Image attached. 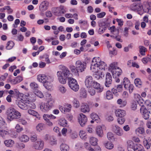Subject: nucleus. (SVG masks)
<instances>
[{"mask_svg": "<svg viewBox=\"0 0 151 151\" xmlns=\"http://www.w3.org/2000/svg\"><path fill=\"white\" fill-rule=\"evenodd\" d=\"M37 79L39 82L42 83L44 86L48 90L52 88L53 85L51 82L53 81V78L52 76L44 74L40 75L37 76Z\"/></svg>", "mask_w": 151, "mask_h": 151, "instance_id": "obj_4", "label": "nucleus"}, {"mask_svg": "<svg viewBox=\"0 0 151 151\" xmlns=\"http://www.w3.org/2000/svg\"><path fill=\"white\" fill-rule=\"evenodd\" d=\"M127 149L128 151H136L140 145L139 144H134L132 141L129 140L127 141Z\"/></svg>", "mask_w": 151, "mask_h": 151, "instance_id": "obj_9", "label": "nucleus"}, {"mask_svg": "<svg viewBox=\"0 0 151 151\" xmlns=\"http://www.w3.org/2000/svg\"><path fill=\"white\" fill-rule=\"evenodd\" d=\"M4 143L6 147H12L14 144V142L12 139L6 140L4 141Z\"/></svg>", "mask_w": 151, "mask_h": 151, "instance_id": "obj_29", "label": "nucleus"}, {"mask_svg": "<svg viewBox=\"0 0 151 151\" xmlns=\"http://www.w3.org/2000/svg\"><path fill=\"white\" fill-rule=\"evenodd\" d=\"M52 107L47 103H42L40 106L41 110L43 112H45L50 110Z\"/></svg>", "mask_w": 151, "mask_h": 151, "instance_id": "obj_18", "label": "nucleus"}, {"mask_svg": "<svg viewBox=\"0 0 151 151\" xmlns=\"http://www.w3.org/2000/svg\"><path fill=\"white\" fill-rule=\"evenodd\" d=\"M7 118L9 122L19 118L21 116V113L12 108H9L7 110L6 112Z\"/></svg>", "mask_w": 151, "mask_h": 151, "instance_id": "obj_5", "label": "nucleus"}, {"mask_svg": "<svg viewBox=\"0 0 151 151\" xmlns=\"http://www.w3.org/2000/svg\"><path fill=\"white\" fill-rule=\"evenodd\" d=\"M117 103L121 105V107H124L127 104V102L125 100H123L122 99H118L117 101Z\"/></svg>", "mask_w": 151, "mask_h": 151, "instance_id": "obj_38", "label": "nucleus"}, {"mask_svg": "<svg viewBox=\"0 0 151 151\" xmlns=\"http://www.w3.org/2000/svg\"><path fill=\"white\" fill-rule=\"evenodd\" d=\"M70 68L72 72L74 73L75 75H79V71L76 68V66L75 67L74 65H70Z\"/></svg>", "mask_w": 151, "mask_h": 151, "instance_id": "obj_32", "label": "nucleus"}, {"mask_svg": "<svg viewBox=\"0 0 151 151\" xmlns=\"http://www.w3.org/2000/svg\"><path fill=\"white\" fill-rule=\"evenodd\" d=\"M86 148L89 150V151H101V148L99 147H96L95 149L91 148L89 145L86 143L85 144Z\"/></svg>", "mask_w": 151, "mask_h": 151, "instance_id": "obj_25", "label": "nucleus"}, {"mask_svg": "<svg viewBox=\"0 0 151 151\" xmlns=\"http://www.w3.org/2000/svg\"><path fill=\"white\" fill-rule=\"evenodd\" d=\"M27 109H34L36 108L35 104L33 102L29 101L27 100Z\"/></svg>", "mask_w": 151, "mask_h": 151, "instance_id": "obj_44", "label": "nucleus"}, {"mask_svg": "<svg viewBox=\"0 0 151 151\" xmlns=\"http://www.w3.org/2000/svg\"><path fill=\"white\" fill-rule=\"evenodd\" d=\"M47 97H48L47 101V103L50 105L51 107L54 106V100L53 99L52 96H51V94L50 93H47L46 95Z\"/></svg>", "mask_w": 151, "mask_h": 151, "instance_id": "obj_20", "label": "nucleus"}, {"mask_svg": "<svg viewBox=\"0 0 151 151\" xmlns=\"http://www.w3.org/2000/svg\"><path fill=\"white\" fill-rule=\"evenodd\" d=\"M94 81L91 76L88 75L86 76L85 80V83L86 86L88 88L92 87Z\"/></svg>", "mask_w": 151, "mask_h": 151, "instance_id": "obj_12", "label": "nucleus"}, {"mask_svg": "<svg viewBox=\"0 0 151 151\" xmlns=\"http://www.w3.org/2000/svg\"><path fill=\"white\" fill-rule=\"evenodd\" d=\"M108 25V23L104 22L102 20H100L98 22V25L99 27L107 28Z\"/></svg>", "mask_w": 151, "mask_h": 151, "instance_id": "obj_30", "label": "nucleus"}, {"mask_svg": "<svg viewBox=\"0 0 151 151\" xmlns=\"http://www.w3.org/2000/svg\"><path fill=\"white\" fill-rule=\"evenodd\" d=\"M90 110L89 106L87 104H83L81 106V111L83 113L89 112Z\"/></svg>", "mask_w": 151, "mask_h": 151, "instance_id": "obj_21", "label": "nucleus"}, {"mask_svg": "<svg viewBox=\"0 0 151 151\" xmlns=\"http://www.w3.org/2000/svg\"><path fill=\"white\" fill-rule=\"evenodd\" d=\"M59 124L60 126L63 127L66 126L67 125V122L65 119L61 118L59 120Z\"/></svg>", "mask_w": 151, "mask_h": 151, "instance_id": "obj_40", "label": "nucleus"}, {"mask_svg": "<svg viewBox=\"0 0 151 151\" xmlns=\"http://www.w3.org/2000/svg\"><path fill=\"white\" fill-rule=\"evenodd\" d=\"M104 146L106 147L108 149H111L113 147L114 145L113 144L110 142H107L104 144Z\"/></svg>", "mask_w": 151, "mask_h": 151, "instance_id": "obj_42", "label": "nucleus"}, {"mask_svg": "<svg viewBox=\"0 0 151 151\" xmlns=\"http://www.w3.org/2000/svg\"><path fill=\"white\" fill-rule=\"evenodd\" d=\"M75 65L79 71L81 72L84 71L86 67V63L79 60L76 61Z\"/></svg>", "mask_w": 151, "mask_h": 151, "instance_id": "obj_10", "label": "nucleus"}, {"mask_svg": "<svg viewBox=\"0 0 151 151\" xmlns=\"http://www.w3.org/2000/svg\"><path fill=\"white\" fill-rule=\"evenodd\" d=\"M89 89L88 90V92L90 94L91 96L94 95L96 93L95 90L92 88V87H90Z\"/></svg>", "mask_w": 151, "mask_h": 151, "instance_id": "obj_59", "label": "nucleus"}, {"mask_svg": "<svg viewBox=\"0 0 151 151\" xmlns=\"http://www.w3.org/2000/svg\"><path fill=\"white\" fill-rule=\"evenodd\" d=\"M78 119L79 124L82 127L86 124L87 120V118L86 115L82 113L80 114Z\"/></svg>", "mask_w": 151, "mask_h": 151, "instance_id": "obj_13", "label": "nucleus"}, {"mask_svg": "<svg viewBox=\"0 0 151 151\" xmlns=\"http://www.w3.org/2000/svg\"><path fill=\"white\" fill-rule=\"evenodd\" d=\"M116 116L118 117H124L126 115L125 111L120 109H117L115 111Z\"/></svg>", "mask_w": 151, "mask_h": 151, "instance_id": "obj_22", "label": "nucleus"}, {"mask_svg": "<svg viewBox=\"0 0 151 151\" xmlns=\"http://www.w3.org/2000/svg\"><path fill=\"white\" fill-rule=\"evenodd\" d=\"M120 29V28L119 27H118L117 29H116L114 26H113L110 28L109 29L110 30L111 33L113 35L114 33V34L116 33H117V34H119V30Z\"/></svg>", "mask_w": 151, "mask_h": 151, "instance_id": "obj_33", "label": "nucleus"}, {"mask_svg": "<svg viewBox=\"0 0 151 151\" xmlns=\"http://www.w3.org/2000/svg\"><path fill=\"white\" fill-rule=\"evenodd\" d=\"M110 66L111 68L113 70L116 69L117 68H118L117 66V63L115 62L112 63L110 65Z\"/></svg>", "mask_w": 151, "mask_h": 151, "instance_id": "obj_54", "label": "nucleus"}, {"mask_svg": "<svg viewBox=\"0 0 151 151\" xmlns=\"http://www.w3.org/2000/svg\"><path fill=\"white\" fill-rule=\"evenodd\" d=\"M124 117H118L117 119V122L120 124H122L124 123L125 121Z\"/></svg>", "mask_w": 151, "mask_h": 151, "instance_id": "obj_57", "label": "nucleus"}, {"mask_svg": "<svg viewBox=\"0 0 151 151\" xmlns=\"http://www.w3.org/2000/svg\"><path fill=\"white\" fill-rule=\"evenodd\" d=\"M43 117L45 120L47 122V124L49 126H52L53 123L50 120L54 119H55L56 117L52 114H44Z\"/></svg>", "mask_w": 151, "mask_h": 151, "instance_id": "obj_11", "label": "nucleus"}, {"mask_svg": "<svg viewBox=\"0 0 151 151\" xmlns=\"http://www.w3.org/2000/svg\"><path fill=\"white\" fill-rule=\"evenodd\" d=\"M123 84L124 87L127 89L130 84V82L129 79L127 78H124L123 80Z\"/></svg>", "mask_w": 151, "mask_h": 151, "instance_id": "obj_39", "label": "nucleus"}, {"mask_svg": "<svg viewBox=\"0 0 151 151\" xmlns=\"http://www.w3.org/2000/svg\"><path fill=\"white\" fill-rule=\"evenodd\" d=\"M106 15L105 12H103L100 13L98 14H97V17L98 18H103Z\"/></svg>", "mask_w": 151, "mask_h": 151, "instance_id": "obj_63", "label": "nucleus"}, {"mask_svg": "<svg viewBox=\"0 0 151 151\" xmlns=\"http://www.w3.org/2000/svg\"><path fill=\"white\" fill-rule=\"evenodd\" d=\"M15 128L16 129L17 132H20L23 130L22 127H21L20 125L18 124H17L15 127Z\"/></svg>", "mask_w": 151, "mask_h": 151, "instance_id": "obj_61", "label": "nucleus"}, {"mask_svg": "<svg viewBox=\"0 0 151 151\" xmlns=\"http://www.w3.org/2000/svg\"><path fill=\"white\" fill-rule=\"evenodd\" d=\"M94 73H95V74L94 75V77L97 79L99 80L102 79L104 76V74L101 70L98 71L96 72H94Z\"/></svg>", "mask_w": 151, "mask_h": 151, "instance_id": "obj_27", "label": "nucleus"}, {"mask_svg": "<svg viewBox=\"0 0 151 151\" xmlns=\"http://www.w3.org/2000/svg\"><path fill=\"white\" fill-rule=\"evenodd\" d=\"M122 71L121 69L119 68L113 70V77L116 78L117 76H119L122 73Z\"/></svg>", "mask_w": 151, "mask_h": 151, "instance_id": "obj_26", "label": "nucleus"}, {"mask_svg": "<svg viewBox=\"0 0 151 151\" xmlns=\"http://www.w3.org/2000/svg\"><path fill=\"white\" fill-rule=\"evenodd\" d=\"M139 48L140 50V52L142 55H144L145 54L146 48L143 46H140Z\"/></svg>", "mask_w": 151, "mask_h": 151, "instance_id": "obj_55", "label": "nucleus"}, {"mask_svg": "<svg viewBox=\"0 0 151 151\" xmlns=\"http://www.w3.org/2000/svg\"><path fill=\"white\" fill-rule=\"evenodd\" d=\"M146 109L144 105H142L140 109V112L145 119H148L149 117V113L151 114V105L147 107Z\"/></svg>", "mask_w": 151, "mask_h": 151, "instance_id": "obj_6", "label": "nucleus"}, {"mask_svg": "<svg viewBox=\"0 0 151 151\" xmlns=\"http://www.w3.org/2000/svg\"><path fill=\"white\" fill-rule=\"evenodd\" d=\"M8 132L7 131L4 130L0 129V136L3 137H4L5 136L8 134Z\"/></svg>", "mask_w": 151, "mask_h": 151, "instance_id": "obj_58", "label": "nucleus"}, {"mask_svg": "<svg viewBox=\"0 0 151 151\" xmlns=\"http://www.w3.org/2000/svg\"><path fill=\"white\" fill-rule=\"evenodd\" d=\"M80 96L82 98H86V91L84 89H82L81 90Z\"/></svg>", "mask_w": 151, "mask_h": 151, "instance_id": "obj_37", "label": "nucleus"}, {"mask_svg": "<svg viewBox=\"0 0 151 151\" xmlns=\"http://www.w3.org/2000/svg\"><path fill=\"white\" fill-rule=\"evenodd\" d=\"M112 83V77L111 74L107 73L106 76V80L105 85L107 87L111 86Z\"/></svg>", "mask_w": 151, "mask_h": 151, "instance_id": "obj_16", "label": "nucleus"}, {"mask_svg": "<svg viewBox=\"0 0 151 151\" xmlns=\"http://www.w3.org/2000/svg\"><path fill=\"white\" fill-rule=\"evenodd\" d=\"M30 86L33 89H37L38 88V85L34 82L31 83L30 84Z\"/></svg>", "mask_w": 151, "mask_h": 151, "instance_id": "obj_50", "label": "nucleus"}, {"mask_svg": "<svg viewBox=\"0 0 151 151\" xmlns=\"http://www.w3.org/2000/svg\"><path fill=\"white\" fill-rule=\"evenodd\" d=\"M27 100L22 99L16 103L17 104L21 109L23 110L27 109Z\"/></svg>", "mask_w": 151, "mask_h": 151, "instance_id": "obj_15", "label": "nucleus"}, {"mask_svg": "<svg viewBox=\"0 0 151 151\" xmlns=\"http://www.w3.org/2000/svg\"><path fill=\"white\" fill-rule=\"evenodd\" d=\"M93 87L94 88L98 90V92H102L103 90V88L100 87V84L94 81L93 83L92 84V87Z\"/></svg>", "mask_w": 151, "mask_h": 151, "instance_id": "obj_23", "label": "nucleus"}, {"mask_svg": "<svg viewBox=\"0 0 151 151\" xmlns=\"http://www.w3.org/2000/svg\"><path fill=\"white\" fill-rule=\"evenodd\" d=\"M98 140L97 138L93 137H91L90 139V144L93 146H95L97 144Z\"/></svg>", "mask_w": 151, "mask_h": 151, "instance_id": "obj_36", "label": "nucleus"}, {"mask_svg": "<svg viewBox=\"0 0 151 151\" xmlns=\"http://www.w3.org/2000/svg\"><path fill=\"white\" fill-rule=\"evenodd\" d=\"M68 85L70 88L74 91H78L79 86L78 84L77 81L75 79L70 77L68 80Z\"/></svg>", "mask_w": 151, "mask_h": 151, "instance_id": "obj_7", "label": "nucleus"}, {"mask_svg": "<svg viewBox=\"0 0 151 151\" xmlns=\"http://www.w3.org/2000/svg\"><path fill=\"white\" fill-rule=\"evenodd\" d=\"M143 144L144 145L145 147L147 149H149V146L148 145V139L147 140L145 139H144L143 140Z\"/></svg>", "mask_w": 151, "mask_h": 151, "instance_id": "obj_62", "label": "nucleus"}, {"mask_svg": "<svg viewBox=\"0 0 151 151\" xmlns=\"http://www.w3.org/2000/svg\"><path fill=\"white\" fill-rule=\"evenodd\" d=\"M107 137L109 140H115L114 135V134L111 132H109L107 133Z\"/></svg>", "mask_w": 151, "mask_h": 151, "instance_id": "obj_47", "label": "nucleus"}, {"mask_svg": "<svg viewBox=\"0 0 151 151\" xmlns=\"http://www.w3.org/2000/svg\"><path fill=\"white\" fill-rule=\"evenodd\" d=\"M134 82L136 86L137 87H140L142 84V82L139 78L135 79Z\"/></svg>", "mask_w": 151, "mask_h": 151, "instance_id": "obj_49", "label": "nucleus"}, {"mask_svg": "<svg viewBox=\"0 0 151 151\" xmlns=\"http://www.w3.org/2000/svg\"><path fill=\"white\" fill-rule=\"evenodd\" d=\"M30 139L32 142H35L37 140V134H32L30 137Z\"/></svg>", "mask_w": 151, "mask_h": 151, "instance_id": "obj_51", "label": "nucleus"}, {"mask_svg": "<svg viewBox=\"0 0 151 151\" xmlns=\"http://www.w3.org/2000/svg\"><path fill=\"white\" fill-rule=\"evenodd\" d=\"M60 150L62 151H68L69 150V147L67 145L62 143L60 146Z\"/></svg>", "mask_w": 151, "mask_h": 151, "instance_id": "obj_35", "label": "nucleus"}, {"mask_svg": "<svg viewBox=\"0 0 151 151\" xmlns=\"http://www.w3.org/2000/svg\"><path fill=\"white\" fill-rule=\"evenodd\" d=\"M27 112L29 114L35 116L38 118H40L39 115L37 112L31 109L28 110Z\"/></svg>", "mask_w": 151, "mask_h": 151, "instance_id": "obj_34", "label": "nucleus"}, {"mask_svg": "<svg viewBox=\"0 0 151 151\" xmlns=\"http://www.w3.org/2000/svg\"><path fill=\"white\" fill-rule=\"evenodd\" d=\"M140 1H136L130 6V9L133 11H139L142 9L144 12L150 14L151 12V2L145 1L143 4L140 2Z\"/></svg>", "mask_w": 151, "mask_h": 151, "instance_id": "obj_1", "label": "nucleus"}, {"mask_svg": "<svg viewBox=\"0 0 151 151\" xmlns=\"http://www.w3.org/2000/svg\"><path fill=\"white\" fill-rule=\"evenodd\" d=\"M79 135L80 137L82 139L85 140L87 138V136L84 131L81 130L80 131Z\"/></svg>", "mask_w": 151, "mask_h": 151, "instance_id": "obj_46", "label": "nucleus"}, {"mask_svg": "<svg viewBox=\"0 0 151 151\" xmlns=\"http://www.w3.org/2000/svg\"><path fill=\"white\" fill-rule=\"evenodd\" d=\"M45 128V125L43 123L38 124L36 127V130L37 131L40 132L44 129Z\"/></svg>", "mask_w": 151, "mask_h": 151, "instance_id": "obj_31", "label": "nucleus"}, {"mask_svg": "<svg viewBox=\"0 0 151 151\" xmlns=\"http://www.w3.org/2000/svg\"><path fill=\"white\" fill-rule=\"evenodd\" d=\"M110 36L111 37H112L116 39V40L118 41H119L121 42H122V40L120 39L121 36L119 35V34H117V33L115 34L114 33L113 35H111Z\"/></svg>", "mask_w": 151, "mask_h": 151, "instance_id": "obj_41", "label": "nucleus"}, {"mask_svg": "<svg viewBox=\"0 0 151 151\" xmlns=\"http://www.w3.org/2000/svg\"><path fill=\"white\" fill-rule=\"evenodd\" d=\"M19 139L22 142H27L29 140V137L27 135L23 134L19 137Z\"/></svg>", "mask_w": 151, "mask_h": 151, "instance_id": "obj_28", "label": "nucleus"}, {"mask_svg": "<svg viewBox=\"0 0 151 151\" xmlns=\"http://www.w3.org/2000/svg\"><path fill=\"white\" fill-rule=\"evenodd\" d=\"M106 66L105 63L101 61L99 58H94L92 60L90 69L93 72H96L100 71L99 70H104Z\"/></svg>", "mask_w": 151, "mask_h": 151, "instance_id": "obj_2", "label": "nucleus"}, {"mask_svg": "<svg viewBox=\"0 0 151 151\" xmlns=\"http://www.w3.org/2000/svg\"><path fill=\"white\" fill-rule=\"evenodd\" d=\"M45 56L44 58L45 59V61L47 64H49L51 63L50 61L49 58V55L47 54H44Z\"/></svg>", "mask_w": 151, "mask_h": 151, "instance_id": "obj_64", "label": "nucleus"}, {"mask_svg": "<svg viewBox=\"0 0 151 151\" xmlns=\"http://www.w3.org/2000/svg\"><path fill=\"white\" fill-rule=\"evenodd\" d=\"M91 118L95 120H98L99 119V116L97 114L94 113H93L91 114Z\"/></svg>", "mask_w": 151, "mask_h": 151, "instance_id": "obj_52", "label": "nucleus"}, {"mask_svg": "<svg viewBox=\"0 0 151 151\" xmlns=\"http://www.w3.org/2000/svg\"><path fill=\"white\" fill-rule=\"evenodd\" d=\"M3 10H7L8 11L7 13L8 14H12L13 12V10L9 6H5L4 8H3Z\"/></svg>", "mask_w": 151, "mask_h": 151, "instance_id": "obj_53", "label": "nucleus"}, {"mask_svg": "<svg viewBox=\"0 0 151 151\" xmlns=\"http://www.w3.org/2000/svg\"><path fill=\"white\" fill-rule=\"evenodd\" d=\"M66 12V8L63 6H60L59 7L55 8L54 12L55 15L58 16H61Z\"/></svg>", "mask_w": 151, "mask_h": 151, "instance_id": "obj_8", "label": "nucleus"}, {"mask_svg": "<svg viewBox=\"0 0 151 151\" xmlns=\"http://www.w3.org/2000/svg\"><path fill=\"white\" fill-rule=\"evenodd\" d=\"M44 142L42 140L38 139L33 145L34 148L37 150H41L42 149L44 146Z\"/></svg>", "mask_w": 151, "mask_h": 151, "instance_id": "obj_14", "label": "nucleus"}, {"mask_svg": "<svg viewBox=\"0 0 151 151\" xmlns=\"http://www.w3.org/2000/svg\"><path fill=\"white\" fill-rule=\"evenodd\" d=\"M59 91L63 93H65L66 91V89L63 86H60L58 87Z\"/></svg>", "mask_w": 151, "mask_h": 151, "instance_id": "obj_56", "label": "nucleus"}, {"mask_svg": "<svg viewBox=\"0 0 151 151\" xmlns=\"http://www.w3.org/2000/svg\"><path fill=\"white\" fill-rule=\"evenodd\" d=\"M14 45V42L12 41H9L7 43V46L6 47V49L7 50H10L11 49Z\"/></svg>", "mask_w": 151, "mask_h": 151, "instance_id": "obj_48", "label": "nucleus"}, {"mask_svg": "<svg viewBox=\"0 0 151 151\" xmlns=\"http://www.w3.org/2000/svg\"><path fill=\"white\" fill-rule=\"evenodd\" d=\"M106 97L108 100L112 99L113 98V96L112 92L109 91H107L106 93Z\"/></svg>", "mask_w": 151, "mask_h": 151, "instance_id": "obj_45", "label": "nucleus"}, {"mask_svg": "<svg viewBox=\"0 0 151 151\" xmlns=\"http://www.w3.org/2000/svg\"><path fill=\"white\" fill-rule=\"evenodd\" d=\"M136 134L137 135L143 134L145 133V130L143 128L139 127L136 130Z\"/></svg>", "mask_w": 151, "mask_h": 151, "instance_id": "obj_43", "label": "nucleus"}, {"mask_svg": "<svg viewBox=\"0 0 151 151\" xmlns=\"http://www.w3.org/2000/svg\"><path fill=\"white\" fill-rule=\"evenodd\" d=\"M57 75L58 77L59 82L61 84H65L66 83L67 79L70 77L71 75L69 69L66 67L63 66L61 70L58 71L57 72Z\"/></svg>", "mask_w": 151, "mask_h": 151, "instance_id": "obj_3", "label": "nucleus"}, {"mask_svg": "<svg viewBox=\"0 0 151 151\" xmlns=\"http://www.w3.org/2000/svg\"><path fill=\"white\" fill-rule=\"evenodd\" d=\"M96 132L100 137H102L103 135V132L102 127L100 126H98L96 127Z\"/></svg>", "mask_w": 151, "mask_h": 151, "instance_id": "obj_24", "label": "nucleus"}, {"mask_svg": "<svg viewBox=\"0 0 151 151\" xmlns=\"http://www.w3.org/2000/svg\"><path fill=\"white\" fill-rule=\"evenodd\" d=\"M70 137L72 139L76 138L78 137V134L75 132H73L71 134Z\"/></svg>", "mask_w": 151, "mask_h": 151, "instance_id": "obj_60", "label": "nucleus"}, {"mask_svg": "<svg viewBox=\"0 0 151 151\" xmlns=\"http://www.w3.org/2000/svg\"><path fill=\"white\" fill-rule=\"evenodd\" d=\"M49 5V3L47 1H43L40 4L39 8L40 10L42 12H43L47 9Z\"/></svg>", "mask_w": 151, "mask_h": 151, "instance_id": "obj_19", "label": "nucleus"}, {"mask_svg": "<svg viewBox=\"0 0 151 151\" xmlns=\"http://www.w3.org/2000/svg\"><path fill=\"white\" fill-rule=\"evenodd\" d=\"M113 131L117 135L122 136L123 134V131L119 126L115 125L113 127Z\"/></svg>", "mask_w": 151, "mask_h": 151, "instance_id": "obj_17", "label": "nucleus"}]
</instances>
